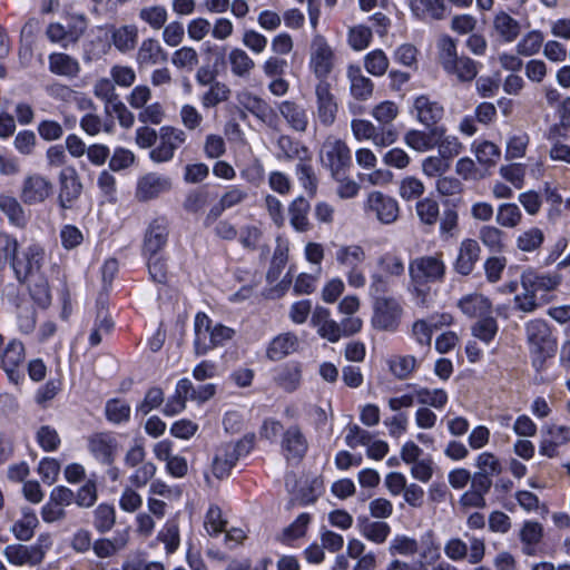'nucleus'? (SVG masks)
I'll list each match as a JSON object with an SVG mask.
<instances>
[{"instance_id":"1","label":"nucleus","mask_w":570,"mask_h":570,"mask_svg":"<svg viewBox=\"0 0 570 570\" xmlns=\"http://www.w3.org/2000/svg\"><path fill=\"white\" fill-rule=\"evenodd\" d=\"M438 60L442 69L459 82H471L479 73L478 62L468 56L459 55L458 41L444 35L438 40Z\"/></svg>"},{"instance_id":"2","label":"nucleus","mask_w":570,"mask_h":570,"mask_svg":"<svg viewBox=\"0 0 570 570\" xmlns=\"http://www.w3.org/2000/svg\"><path fill=\"white\" fill-rule=\"evenodd\" d=\"M527 343L531 364L537 372L544 368L548 358L557 351V340L548 324L542 320H532L525 324Z\"/></svg>"},{"instance_id":"3","label":"nucleus","mask_w":570,"mask_h":570,"mask_svg":"<svg viewBox=\"0 0 570 570\" xmlns=\"http://www.w3.org/2000/svg\"><path fill=\"white\" fill-rule=\"evenodd\" d=\"M194 351L197 356L207 354L210 350L223 345L233 338L235 331L223 324H212L205 313H197L194 323Z\"/></svg>"},{"instance_id":"4","label":"nucleus","mask_w":570,"mask_h":570,"mask_svg":"<svg viewBox=\"0 0 570 570\" xmlns=\"http://www.w3.org/2000/svg\"><path fill=\"white\" fill-rule=\"evenodd\" d=\"M446 273L443 253L424 255L414 258L409 265V274L414 284L424 285L429 283L443 282Z\"/></svg>"},{"instance_id":"5","label":"nucleus","mask_w":570,"mask_h":570,"mask_svg":"<svg viewBox=\"0 0 570 570\" xmlns=\"http://www.w3.org/2000/svg\"><path fill=\"white\" fill-rule=\"evenodd\" d=\"M336 65V55L326 38L315 33L309 46L308 67L318 82L326 79L333 72Z\"/></svg>"},{"instance_id":"6","label":"nucleus","mask_w":570,"mask_h":570,"mask_svg":"<svg viewBox=\"0 0 570 570\" xmlns=\"http://www.w3.org/2000/svg\"><path fill=\"white\" fill-rule=\"evenodd\" d=\"M365 258L364 248L357 244L337 246L335 259L340 266L348 268L346 279L351 287L362 288L365 286L366 277L361 268Z\"/></svg>"},{"instance_id":"7","label":"nucleus","mask_w":570,"mask_h":570,"mask_svg":"<svg viewBox=\"0 0 570 570\" xmlns=\"http://www.w3.org/2000/svg\"><path fill=\"white\" fill-rule=\"evenodd\" d=\"M469 544L461 538H451L444 544V554L451 561L468 560L470 564L480 563L485 556V540L464 533Z\"/></svg>"},{"instance_id":"8","label":"nucleus","mask_w":570,"mask_h":570,"mask_svg":"<svg viewBox=\"0 0 570 570\" xmlns=\"http://www.w3.org/2000/svg\"><path fill=\"white\" fill-rule=\"evenodd\" d=\"M321 161L330 169L332 177H340L351 166V150L345 141L331 136L323 142Z\"/></svg>"},{"instance_id":"9","label":"nucleus","mask_w":570,"mask_h":570,"mask_svg":"<svg viewBox=\"0 0 570 570\" xmlns=\"http://www.w3.org/2000/svg\"><path fill=\"white\" fill-rule=\"evenodd\" d=\"M187 140V134L174 126H163L159 129L158 144L151 149L150 159L157 164L167 163L175 156Z\"/></svg>"},{"instance_id":"10","label":"nucleus","mask_w":570,"mask_h":570,"mask_svg":"<svg viewBox=\"0 0 570 570\" xmlns=\"http://www.w3.org/2000/svg\"><path fill=\"white\" fill-rule=\"evenodd\" d=\"M249 441L240 440L236 443H224L216 449L212 471L217 479L226 478L236 465L239 458L249 452Z\"/></svg>"},{"instance_id":"11","label":"nucleus","mask_w":570,"mask_h":570,"mask_svg":"<svg viewBox=\"0 0 570 570\" xmlns=\"http://www.w3.org/2000/svg\"><path fill=\"white\" fill-rule=\"evenodd\" d=\"M403 308L399 299L391 296H377L374 303L372 324L375 328L394 332L399 327Z\"/></svg>"},{"instance_id":"12","label":"nucleus","mask_w":570,"mask_h":570,"mask_svg":"<svg viewBox=\"0 0 570 570\" xmlns=\"http://www.w3.org/2000/svg\"><path fill=\"white\" fill-rule=\"evenodd\" d=\"M315 111L317 121L324 126H332L338 112L337 98L333 94L332 86L328 81L317 82L314 88Z\"/></svg>"},{"instance_id":"13","label":"nucleus","mask_w":570,"mask_h":570,"mask_svg":"<svg viewBox=\"0 0 570 570\" xmlns=\"http://www.w3.org/2000/svg\"><path fill=\"white\" fill-rule=\"evenodd\" d=\"M45 257L43 248L38 244L28 246L21 254H16L11 267L16 277L24 282L40 271Z\"/></svg>"},{"instance_id":"14","label":"nucleus","mask_w":570,"mask_h":570,"mask_svg":"<svg viewBox=\"0 0 570 570\" xmlns=\"http://www.w3.org/2000/svg\"><path fill=\"white\" fill-rule=\"evenodd\" d=\"M59 180V194L58 203L63 209H70L73 207L78 198L82 193V183L79 174L72 166L65 167L58 176Z\"/></svg>"},{"instance_id":"15","label":"nucleus","mask_w":570,"mask_h":570,"mask_svg":"<svg viewBox=\"0 0 570 570\" xmlns=\"http://www.w3.org/2000/svg\"><path fill=\"white\" fill-rule=\"evenodd\" d=\"M52 190L50 179L40 174H30L22 181L20 198L26 205L41 204L51 196Z\"/></svg>"},{"instance_id":"16","label":"nucleus","mask_w":570,"mask_h":570,"mask_svg":"<svg viewBox=\"0 0 570 570\" xmlns=\"http://www.w3.org/2000/svg\"><path fill=\"white\" fill-rule=\"evenodd\" d=\"M171 187L173 181L168 176L148 173L138 178L135 197L139 202H148L168 193Z\"/></svg>"},{"instance_id":"17","label":"nucleus","mask_w":570,"mask_h":570,"mask_svg":"<svg viewBox=\"0 0 570 570\" xmlns=\"http://www.w3.org/2000/svg\"><path fill=\"white\" fill-rule=\"evenodd\" d=\"M26 360L24 346L17 340L10 341L1 354V367L10 382L18 384L23 377L21 365Z\"/></svg>"},{"instance_id":"18","label":"nucleus","mask_w":570,"mask_h":570,"mask_svg":"<svg viewBox=\"0 0 570 570\" xmlns=\"http://www.w3.org/2000/svg\"><path fill=\"white\" fill-rule=\"evenodd\" d=\"M366 207L370 212L375 214L376 218L382 224L386 225L394 223L400 213L397 202L381 191H372L368 195Z\"/></svg>"},{"instance_id":"19","label":"nucleus","mask_w":570,"mask_h":570,"mask_svg":"<svg viewBox=\"0 0 570 570\" xmlns=\"http://www.w3.org/2000/svg\"><path fill=\"white\" fill-rule=\"evenodd\" d=\"M168 234V222L165 217L153 219L145 233V256H154L163 250L167 244Z\"/></svg>"},{"instance_id":"20","label":"nucleus","mask_w":570,"mask_h":570,"mask_svg":"<svg viewBox=\"0 0 570 570\" xmlns=\"http://www.w3.org/2000/svg\"><path fill=\"white\" fill-rule=\"evenodd\" d=\"M570 442V426L551 424L542 432V440L539 445L541 455L556 458L558 449Z\"/></svg>"},{"instance_id":"21","label":"nucleus","mask_w":570,"mask_h":570,"mask_svg":"<svg viewBox=\"0 0 570 570\" xmlns=\"http://www.w3.org/2000/svg\"><path fill=\"white\" fill-rule=\"evenodd\" d=\"M413 109L416 119L428 128L438 127L436 125L444 116V107L426 95H421L415 98Z\"/></svg>"},{"instance_id":"22","label":"nucleus","mask_w":570,"mask_h":570,"mask_svg":"<svg viewBox=\"0 0 570 570\" xmlns=\"http://www.w3.org/2000/svg\"><path fill=\"white\" fill-rule=\"evenodd\" d=\"M7 561L14 566H36L43 558L45 552L39 546L10 544L3 550Z\"/></svg>"},{"instance_id":"23","label":"nucleus","mask_w":570,"mask_h":570,"mask_svg":"<svg viewBox=\"0 0 570 570\" xmlns=\"http://www.w3.org/2000/svg\"><path fill=\"white\" fill-rule=\"evenodd\" d=\"M521 287L522 293L517 294L513 298L514 306L517 309L523 313H532L538 307L548 304L550 302L549 295L541 294L539 295L531 285L530 281L527 278L524 273L522 272L521 277Z\"/></svg>"},{"instance_id":"24","label":"nucleus","mask_w":570,"mask_h":570,"mask_svg":"<svg viewBox=\"0 0 570 570\" xmlns=\"http://www.w3.org/2000/svg\"><path fill=\"white\" fill-rule=\"evenodd\" d=\"M167 59L168 53L159 41L154 38L144 39L136 53V62L140 69L163 65Z\"/></svg>"},{"instance_id":"25","label":"nucleus","mask_w":570,"mask_h":570,"mask_svg":"<svg viewBox=\"0 0 570 570\" xmlns=\"http://www.w3.org/2000/svg\"><path fill=\"white\" fill-rule=\"evenodd\" d=\"M237 101L259 120L274 126L275 116L273 109L264 99L248 90H243L237 94Z\"/></svg>"},{"instance_id":"26","label":"nucleus","mask_w":570,"mask_h":570,"mask_svg":"<svg viewBox=\"0 0 570 570\" xmlns=\"http://www.w3.org/2000/svg\"><path fill=\"white\" fill-rule=\"evenodd\" d=\"M411 13L422 21H440L445 18L444 0H407Z\"/></svg>"},{"instance_id":"27","label":"nucleus","mask_w":570,"mask_h":570,"mask_svg":"<svg viewBox=\"0 0 570 570\" xmlns=\"http://www.w3.org/2000/svg\"><path fill=\"white\" fill-rule=\"evenodd\" d=\"M308 449V443L297 425L289 426L282 438V450L287 460H301Z\"/></svg>"},{"instance_id":"28","label":"nucleus","mask_w":570,"mask_h":570,"mask_svg":"<svg viewBox=\"0 0 570 570\" xmlns=\"http://www.w3.org/2000/svg\"><path fill=\"white\" fill-rule=\"evenodd\" d=\"M277 108L291 129L297 132L307 130L309 118L304 106L292 100H284L278 104Z\"/></svg>"},{"instance_id":"29","label":"nucleus","mask_w":570,"mask_h":570,"mask_svg":"<svg viewBox=\"0 0 570 570\" xmlns=\"http://www.w3.org/2000/svg\"><path fill=\"white\" fill-rule=\"evenodd\" d=\"M312 324L317 328V333L332 343L337 342L342 336L341 326L331 318V313L323 306H316L312 315Z\"/></svg>"},{"instance_id":"30","label":"nucleus","mask_w":570,"mask_h":570,"mask_svg":"<svg viewBox=\"0 0 570 570\" xmlns=\"http://www.w3.org/2000/svg\"><path fill=\"white\" fill-rule=\"evenodd\" d=\"M443 135V127H433L430 131L416 129L409 130L404 136V142L410 148L424 153L436 146V140Z\"/></svg>"},{"instance_id":"31","label":"nucleus","mask_w":570,"mask_h":570,"mask_svg":"<svg viewBox=\"0 0 570 570\" xmlns=\"http://www.w3.org/2000/svg\"><path fill=\"white\" fill-rule=\"evenodd\" d=\"M481 248L476 240L466 238L459 247V254L454 264L455 271L461 275H469L479 259Z\"/></svg>"},{"instance_id":"32","label":"nucleus","mask_w":570,"mask_h":570,"mask_svg":"<svg viewBox=\"0 0 570 570\" xmlns=\"http://www.w3.org/2000/svg\"><path fill=\"white\" fill-rule=\"evenodd\" d=\"M347 79L350 81V92L354 99L364 101L372 96L374 83L363 75L360 66H348Z\"/></svg>"},{"instance_id":"33","label":"nucleus","mask_w":570,"mask_h":570,"mask_svg":"<svg viewBox=\"0 0 570 570\" xmlns=\"http://www.w3.org/2000/svg\"><path fill=\"white\" fill-rule=\"evenodd\" d=\"M492 28L495 35L504 42H513L521 32L520 22L503 10L495 12Z\"/></svg>"},{"instance_id":"34","label":"nucleus","mask_w":570,"mask_h":570,"mask_svg":"<svg viewBox=\"0 0 570 570\" xmlns=\"http://www.w3.org/2000/svg\"><path fill=\"white\" fill-rule=\"evenodd\" d=\"M458 306L463 314L471 318H481L492 312V304L489 298L478 293L463 296Z\"/></svg>"},{"instance_id":"35","label":"nucleus","mask_w":570,"mask_h":570,"mask_svg":"<svg viewBox=\"0 0 570 570\" xmlns=\"http://www.w3.org/2000/svg\"><path fill=\"white\" fill-rule=\"evenodd\" d=\"M357 528L360 533L368 541L375 544H383L390 533L391 527L384 521H373L367 517L357 518Z\"/></svg>"},{"instance_id":"36","label":"nucleus","mask_w":570,"mask_h":570,"mask_svg":"<svg viewBox=\"0 0 570 570\" xmlns=\"http://www.w3.org/2000/svg\"><path fill=\"white\" fill-rule=\"evenodd\" d=\"M309 203L299 196L288 206L289 224L298 233H306L312 228L308 219Z\"/></svg>"},{"instance_id":"37","label":"nucleus","mask_w":570,"mask_h":570,"mask_svg":"<svg viewBox=\"0 0 570 570\" xmlns=\"http://www.w3.org/2000/svg\"><path fill=\"white\" fill-rule=\"evenodd\" d=\"M228 63L230 72L242 79H248L256 66L247 51L238 47L229 51Z\"/></svg>"},{"instance_id":"38","label":"nucleus","mask_w":570,"mask_h":570,"mask_svg":"<svg viewBox=\"0 0 570 570\" xmlns=\"http://www.w3.org/2000/svg\"><path fill=\"white\" fill-rule=\"evenodd\" d=\"M49 70L67 78H75L80 72V65L77 59L63 52H53L49 56Z\"/></svg>"},{"instance_id":"39","label":"nucleus","mask_w":570,"mask_h":570,"mask_svg":"<svg viewBox=\"0 0 570 570\" xmlns=\"http://www.w3.org/2000/svg\"><path fill=\"white\" fill-rule=\"evenodd\" d=\"M38 525L39 520L36 512L26 507L22 508L21 518L12 524L10 531L16 539L20 541H28L33 537L35 530Z\"/></svg>"},{"instance_id":"40","label":"nucleus","mask_w":570,"mask_h":570,"mask_svg":"<svg viewBox=\"0 0 570 570\" xmlns=\"http://www.w3.org/2000/svg\"><path fill=\"white\" fill-rule=\"evenodd\" d=\"M523 273L539 295H548L550 292L557 289L562 279L561 275L558 273H539L532 268H528Z\"/></svg>"},{"instance_id":"41","label":"nucleus","mask_w":570,"mask_h":570,"mask_svg":"<svg viewBox=\"0 0 570 570\" xmlns=\"http://www.w3.org/2000/svg\"><path fill=\"white\" fill-rule=\"evenodd\" d=\"M522 551L527 556H534L537 547L543 538V527L537 521H525L520 530Z\"/></svg>"},{"instance_id":"42","label":"nucleus","mask_w":570,"mask_h":570,"mask_svg":"<svg viewBox=\"0 0 570 570\" xmlns=\"http://www.w3.org/2000/svg\"><path fill=\"white\" fill-rule=\"evenodd\" d=\"M297 346L296 335L292 333L279 334L269 343L266 355L272 361H278L295 352Z\"/></svg>"},{"instance_id":"43","label":"nucleus","mask_w":570,"mask_h":570,"mask_svg":"<svg viewBox=\"0 0 570 570\" xmlns=\"http://www.w3.org/2000/svg\"><path fill=\"white\" fill-rule=\"evenodd\" d=\"M193 383L188 379H181L176 385L175 395H173L163 410L165 415L171 416L181 412L186 406V401L189 397Z\"/></svg>"},{"instance_id":"44","label":"nucleus","mask_w":570,"mask_h":570,"mask_svg":"<svg viewBox=\"0 0 570 570\" xmlns=\"http://www.w3.org/2000/svg\"><path fill=\"white\" fill-rule=\"evenodd\" d=\"M275 383L287 392L295 391L301 382V367L294 363L284 364L275 370Z\"/></svg>"},{"instance_id":"45","label":"nucleus","mask_w":570,"mask_h":570,"mask_svg":"<svg viewBox=\"0 0 570 570\" xmlns=\"http://www.w3.org/2000/svg\"><path fill=\"white\" fill-rule=\"evenodd\" d=\"M0 210L7 216L10 224L23 227L27 224V215L19 200L10 195L0 194Z\"/></svg>"},{"instance_id":"46","label":"nucleus","mask_w":570,"mask_h":570,"mask_svg":"<svg viewBox=\"0 0 570 570\" xmlns=\"http://www.w3.org/2000/svg\"><path fill=\"white\" fill-rule=\"evenodd\" d=\"M138 40V28L134 24H126L114 29L111 41L120 52L131 51Z\"/></svg>"},{"instance_id":"47","label":"nucleus","mask_w":570,"mask_h":570,"mask_svg":"<svg viewBox=\"0 0 570 570\" xmlns=\"http://www.w3.org/2000/svg\"><path fill=\"white\" fill-rule=\"evenodd\" d=\"M277 148H278V158H287L294 159L297 158L299 160H309L311 154L308 149L301 145L299 142L293 140L292 137L287 135H281L277 139Z\"/></svg>"},{"instance_id":"48","label":"nucleus","mask_w":570,"mask_h":570,"mask_svg":"<svg viewBox=\"0 0 570 570\" xmlns=\"http://www.w3.org/2000/svg\"><path fill=\"white\" fill-rule=\"evenodd\" d=\"M522 218V212L514 203H503L497 209L495 222L500 227L517 228L521 224Z\"/></svg>"},{"instance_id":"49","label":"nucleus","mask_w":570,"mask_h":570,"mask_svg":"<svg viewBox=\"0 0 570 570\" xmlns=\"http://www.w3.org/2000/svg\"><path fill=\"white\" fill-rule=\"evenodd\" d=\"M416 402L422 406H431L436 410L443 409L449 400L443 389L415 387Z\"/></svg>"},{"instance_id":"50","label":"nucleus","mask_w":570,"mask_h":570,"mask_svg":"<svg viewBox=\"0 0 570 570\" xmlns=\"http://www.w3.org/2000/svg\"><path fill=\"white\" fill-rule=\"evenodd\" d=\"M389 370L399 380L409 379L417 367V360L412 355H394L387 361Z\"/></svg>"},{"instance_id":"51","label":"nucleus","mask_w":570,"mask_h":570,"mask_svg":"<svg viewBox=\"0 0 570 570\" xmlns=\"http://www.w3.org/2000/svg\"><path fill=\"white\" fill-rule=\"evenodd\" d=\"M239 243L242 246L249 250L261 249L262 255L266 256L268 253L267 246H261V240L263 237V230L255 225H244L242 226L239 233Z\"/></svg>"},{"instance_id":"52","label":"nucleus","mask_w":570,"mask_h":570,"mask_svg":"<svg viewBox=\"0 0 570 570\" xmlns=\"http://www.w3.org/2000/svg\"><path fill=\"white\" fill-rule=\"evenodd\" d=\"M288 259V245L281 238H277V245L274 250L271 267L267 272V281L273 283L278 279Z\"/></svg>"},{"instance_id":"53","label":"nucleus","mask_w":570,"mask_h":570,"mask_svg":"<svg viewBox=\"0 0 570 570\" xmlns=\"http://www.w3.org/2000/svg\"><path fill=\"white\" fill-rule=\"evenodd\" d=\"M229 87L220 81L212 83L207 91H205L200 98L204 108H213L217 105L225 102L230 97Z\"/></svg>"},{"instance_id":"54","label":"nucleus","mask_w":570,"mask_h":570,"mask_svg":"<svg viewBox=\"0 0 570 570\" xmlns=\"http://www.w3.org/2000/svg\"><path fill=\"white\" fill-rule=\"evenodd\" d=\"M89 450L100 462L105 464L112 462L114 445L108 436L102 434L92 436L89 440Z\"/></svg>"},{"instance_id":"55","label":"nucleus","mask_w":570,"mask_h":570,"mask_svg":"<svg viewBox=\"0 0 570 570\" xmlns=\"http://www.w3.org/2000/svg\"><path fill=\"white\" fill-rule=\"evenodd\" d=\"M387 551L390 556H405L411 557L417 553L419 543L414 538L405 534H396L390 541Z\"/></svg>"},{"instance_id":"56","label":"nucleus","mask_w":570,"mask_h":570,"mask_svg":"<svg viewBox=\"0 0 570 570\" xmlns=\"http://www.w3.org/2000/svg\"><path fill=\"white\" fill-rule=\"evenodd\" d=\"M544 240L543 232L538 227H531L521 232L517 237V247L521 252L531 253L539 249Z\"/></svg>"},{"instance_id":"57","label":"nucleus","mask_w":570,"mask_h":570,"mask_svg":"<svg viewBox=\"0 0 570 570\" xmlns=\"http://www.w3.org/2000/svg\"><path fill=\"white\" fill-rule=\"evenodd\" d=\"M47 37L51 42L59 43L67 48L70 43H75L79 39V29L68 31V28L61 23H50L46 31Z\"/></svg>"},{"instance_id":"58","label":"nucleus","mask_w":570,"mask_h":570,"mask_svg":"<svg viewBox=\"0 0 570 570\" xmlns=\"http://www.w3.org/2000/svg\"><path fill=\"white\" fill-rule=\"evenodd\" d=\"M416 215L420 222L426 226H433L440 217L439 203L430 197L423 198L416 203Z\"/></svg>"},{"instance_id":"59","label":"nucleus","mask_w":570,"mask_h":570,"mask_svg":"<svg viewBox=\"0 0 570 570\" xmlns=\"http://www.w3.org/2000/svg\"><path fill=\"white\" fill-rule=\"evenodd\" d=\"M544 37L539 30L525 33L517 45V52L521 56H533L538 53L543 45Z\"/></svg>"},{"instance_id":"60","label":"nucleus","mask_w":570,"mask_h":570,"mask_svg":"<svg viewBox=\"0 0 570 570\" xmlns=\"http://www.w3.org/2000/svg\"><path fill=\"white\" fill-rule=\"evenodd\" d=\"M498 330V322L490 314L479 318V321L472 326V334L474 337L489 344L497 335Z\"/></svg>"},{"instance_id":"61","label":"nucleus","mask_w":570,"mask_h":570,"mask_svg":"<svg viewBox=\"0 0 570 570\" xmlns=\"http://www.w3.org/2000/svg\"><path fill=\"white\" fill-rule=\"evenodd\" d=\"M94 525L100 533H106L115 525L116 512L110 504L101 503L94 512Z\"/></svg>"},{"instance_id":"62","label":"nucleus","mask_w":570,"mask_h":570,"mask_svg":"<svg viewBox=\"0 0 570 570\" xmlns=\"http://www.w3.org/2000/svg\"><path fill=\"white\" fill-rule=\"evenodd\" d=\"M479 238L492 252H501L504 248V233L499 227L491 225L482 226Z\"/></svg>"},{"instance_id":"63","label":"nucleus","mask_w":570,"mask_h":570,"mask_svg":"<svg viewBox=\"0 0 570 570\" xmlns=\"http://www.w3.org/2000/svg\"><path fill=\"white\" fill-rule=\"evenodd\" d=\"M139 18L153 29H161L168 18L167 10L163 6L144 7L139 11Z\"/></svg>"},{"instance_id":"64","label":"nucleus","mask_w":570,"mask_h":570,"mask_svg":"<svg viewBox=\"0 0 570 570\" xmlns=\"http://www.w3.org/2000/svg\"><path fill=\"white\" fill-rule=\"evenodd\" d=\"M364 67L373 76H383L389 68V58L383 50H373L365 56Z\"/></svg>"}]
</instances>
